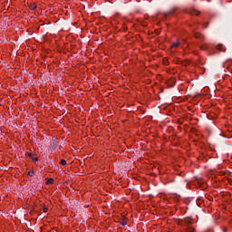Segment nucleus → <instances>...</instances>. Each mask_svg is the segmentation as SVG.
I'll return each instance as SVG.
<instances>
[{"instance_id": "f257e3e1", "label": "nucleus", "mask_w": 232, "mask_h": 232, "mask_svg": "<svg viewBox=\"0 0 232 232\" xmlns=\"http://www.w3.org/2000/svg\"><path fill=\"white\" fill-rule=\"evenodd\" d=\"M177 10H179V8L174 7L170 11L165 12L163 14L165 19H168V17H169V15H173V14H175V12H177Z\"/></svg>"}, {"instance_id": "f03ea898", "label": "nucleus", "mask_w": 232, "mask_h": 232, "mask_svg": "<svg viewBox=\"0 0 232 232\" xmlns=\"http://www.w3.org/2000/svg\"><path fill=\"white\" fill-rule=\"evenodd\" d=\"M191 221H192V219L189 218H186L183 219V222L185 223L187 227H191V226H190L191 225Z\"/></svg>"}, {"instance_id": "7ed1b4c3", "label": "nucleus", "mask_w": 232, "mask_h": 232, "mask_svg": "<svg viewBox=\"0 0 232 232\" xmlns=\"http://www.w3.org/2000/svg\"><path fill=\"white\" fill-rule=\"evenodd\" d=\"M188 14H191V15H198V14H200V12H198L197 10L193 9V10H189V11H187Z\"/></svg>"}, {"instance_id": "20e7f679", "label": "nucleus", "mask_w": 232, "mask_h": 232, "mask_svg": "<svg viewBox=\"0 0 232 232\" xmlns=\"http://www.w3.org/2000/svg\"><path fill=\"white\" fill-rule=\"evenodd\" d=\"M195 37H196V39H201V40L204 39V35H202V34H198V33H196V34H195Z\"/></svg>"}, {"instance_id": "39448f33", "label": "nucleus", "mask_w": 232, "mask_h": 232, "mask_svg": "<svg viewBox=\"0 0 232 232\" xmlns=\"http://www.w3.org/2000/svg\"><path fill=\"white\" fill-rule=\"evenodd\" d=\"M186 232H195V228H193L191 227H187Z\"/></svg>"}, {"instance_id": "423d86ee", "label": "nucleus", "mask_w": 232, "mask_h": 232, "mask_svg": "<svg viewBox=\"0 0 232 232\" xmlns=\"http://www.w3.org/2000/svg\"><path fill=\"white\" fill-rule=\"evenodd\" d=\"M29 8L30 10H35V8H37V5L35 4H31Z\"/></svg>"}, {"instance_id": "0eeeda50", "label": "nucleus", "mask_w": 232, "mask_h": 232, "mask_svg": "<svg viewBox=\"0 0 232 232\" xmlns=\"http://www.w3.org/2000/svg\"><path fill=\"white\" fill-rule=\"evenodd\" d=\"M180 44L179 42H176L172 44V48H178V46H179Z\"/></svg>"}, {"instance_id": "6e6552de", "label": "nucleus", "mask_w": 232, "mask_h": 232, "mask_svg": "<svg viewBox=\"0 0 232 232\" xmlns=\"http://www.w3.org/2000/svg\"><path fill=\"white\" fill-rule=\"evenodd\" d=\"M217 50H219V52H223V50H222V44H218V45H217Z\"/></svg>"}, {"instance_id": "1a4fd4ad", "label": "nucleus", "mask_w": 232, "mask_h": 232, "mask_svg": "<svg viewBox=\"0 0 232 232\" xmlns=\"http://www.w3.org/2000/svg\"><path fill=\"white\" fill-rule=\"evenodd\" d=\"M60 164H62V166H66V160H61Z\"/></svg>"}, {"instance_id": "9d476101", "label": "nucleus", "mask_w": 232, "mask_h": 232, "mask_svg": "<svg viewBox=\"0 0 232 232\" xmlns=\"http://www.w3.org/2000/svg\"><path fill=\"white\" fill-rule=\"evenodd\" d=\"M120 224H121V226H126V220H124V219H121V221H120Z\"/></svg>"}, {"instance_id": "9b49d317", "label": "nucleus", "mask_w": 232, "mask_h": 232, "mask_svg": "<svg viewBox=\"0 0 232 232\" xmlns=\"http://www.w3.org/2000/svg\"><path fill=\"white\" fill-rule=\"evenodd\" d=\"M53 182L54 180L52 178L47 180V184H53Z\"/></svg>"}, {"instance_id": "f8f14e48", "label": "nucleus", "mask_w": 232, "mask_h": 232, "mask_svg": "<svg viewBox=\"0 0 232 232\" xmlns=\"http://www.w3.org/2000/svg\"><path fill=\"white\" fill-rule=\"evenodd\" d=\"M201 50H208V44H204L201 46Z\"/></svg>"}, {"instance_id": "ddd939ff", "label": "nucleus", "mask_w": 232, "mask_h": 232, "mask_svg": "<svg viewBox=\"0 0 232 232\" xmlns=\"http://www.w3.org/2000/svg\"><path fill=\"white\" fill-rule=\"evenodd\" d=\"M32 160H33V162H37V160H39V159H37V157H32Z\"/></svg>"}, {"instance_id": "4468645a", "label": "nucleus", "mask_w": 232, "mask_h": 232, "mask_svg": "<svg viewBox=\"0 0 232 232\" xmlns=\"http://www.w3.org/2000/svg\"><path fill=\"white\" fill-rule=\"evenodd\" d=\"M34 173H35V172H34V171H29V172H28V175H29V177H34Z\"/></svg>"}, {"instance_id": "2eb2a0df", "label": "nucleus", "mask_w": 232, "mask_h": 232, "mask_svg": "<svg viewBox=\"0 0 232 232\" xmlns=\"http://www.w3.org/2000/svg\"><path fill=\"white\" fill-rule=\"evenodd\" d=\"M208 25H209V23L204 24L205 28H208Z\"/></svg>"}, {"instance_id": "dca6fc26", "label": "nucleus", "mask_w": 232, "mask_h": 232, "mask_svg": "<svg viewBox=\"0 0 232 232\" xmlns=\"http://www.w3.org/2000/svg\"><path fill=\"white\" fill-rule=\"evenodd\" d=\"M223 232H227V228H226V227H223Z\"/></svg>"}, {"instance_id": "f3484780", "label": "nucleus", "mask_w": 232, "mask_h": 232, "mask_svg": "<svg viewBox=\"0 0 232 232\" xmlns=\"http://www.w3.org/2000/svg\"><path fill=\"white\" fill-rule=\"evenodd\" d=\"M203 232H213V230L208 229V230H205V231H203Z\"/></svg>"}, {"instance_id": "a211bd4d", "label": "nucleus", "mask_w": 232, "mask_h": 232, "mask_svg": "<svg viewBox=\"0 0 232 232\" xmlns=\"http://www.w3.org/2000/svg\"><path fill=\"white\" fill-rule=\"evenodd\" d=\"M44 213H46V211H48V208H44Z\"/></svg>"}, {"instance_id": "6ab92c4d", "label": "nucleus", "mask_w": 232, "mask_h": 232, "mask_svg": "<svg viewBox=\"0 0 232 232\" xmlns=\"http://www.w3.org/2000/svg\"><path fill=\"white\" fill-rule=\"evenodd\" d=\"M28 157H32V153H28Z\"/></svg>"}, {"instance_id": "aec40b11", "label": "nucleus", "mask_w": 232, "mask_h": 232, "mask_svg": "<svg viewBox=\"0 0 232 232\" xmlns=\"http://www.w3.org/2000/svg\"><path fill=\"white\" fill-rule=\"evenodd\" d=\"M53 144H57V142H53Z\"/></svg>"}]
</instances>
